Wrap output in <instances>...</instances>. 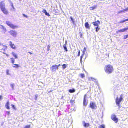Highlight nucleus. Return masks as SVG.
<instances>
[{"mask_svg": "<svg viewBox=\"0 0 128 128\" xmlns=\"http://www.w3.org/2000/svg\"><path fill=\"white\" fill-rule=\"evenodd\" d=\"M105 72L109 74L112 73L114 70L113 66L110 64L107 65L104 67Z\"/></svg>", "mask_w": 128, "mask_h": 128, "instance_id": "obj_1", "label": "nucleus"}, {"mask_svg": "<svg viewBox=\"0 0 128 128\" xmlns=\"http://www.w3.org/2000/svg\"><path fill=\"white\" fill-rule=\"evenodd\" d=\"M6 23L8 26L13 29L17 28L18 27V26L13 24L9 21H6Z\"/></svg>", "mask_w": 128, "mask_h": 128, "instance_id": "obj_2", "label": "nucleus"}, {"mask_svg": "<svg viewBox=\"0 0 128 128\" xmlns=\"http://www.w3.org/2000/svg\"><path fill=\"white\" fill-rule=\"evenodd\" d=\"M123 96L122 94H121L120 95V97L119 98L118 97H117L116 99V104L118 106H120V104L122 100L123 99Z\"/></svg>", "mask_w": 128, "mask_h": 128, "instance_id": "obj_3", "label": "nucleus"}, {"mask_svg": "<svg viewBox=\"0 0 128 128\" xmlns=\"http://www.w3.org/2000/svg\"><path fill=\"white\" fill-rule=\"evenodd\" d=\"M9 32L10 34L14 37H16L17 35L16 31L15 30H10Z\"/></svg>", "mask_w": 128, "mask_h": 128, "instance_id": "obj_4", "label": "nucleus"}, {"mask_svg": "<svg viewBox=\"0 0 128 128\" xmlns=\"http://www.w3.org/2000/svg\"><path fill=\"white\" fill-rule=\"evenodd\" d=\"M90 107L92 109H96V106L94 102H91L90 103Z\"/></svg>", "mask_w": 128, "mask_h": 128, "instance_id": "obj_5", "label": "nucleus"}, {"mask_svg": "<svg viewBox=\"0 0 128 128\" xmlns=\"http://www.w3.org/2000/svg\"><path fill=\"white\" fill-rule=\"evenodd\" d=\"M86 94L84 95V99L83 104V105L84 106H86L88 103V100L86 98Z\"/></svg>", "mask_w": 128, "mask_h": 128, "instance_id": "obj_6", "label": "nucleus"}, {"mask_svg": "<svg viewBox=\"0 0 128 128\" xmlns=\"http://www.w3.org/2000/svg\"><path fill=\"white\" fill-rule=\"evenodd\" d=\"M58 65L55 64L53 65L50 68L52 71V72H55L56 69H58Z\"/></svg>", "mask_w": 128, "mask_h": 128, "instance_id": "obj_7", "label": "nucleus"}, {"mask_svg": "<svg viewBox=\"0 0 128 128\" xmlns=\"http://www.w3.org/2000/svg\"><path fill=\"white\" fill-rule=\"evenodd\" d=\"M112 119L116 123L118 121V119L116 118L115 116L114 115H112L111 116Z\"/></svg>", "mask_w": 128, "mask_h": 128, "instance_id": "obj_8", "label": "nucleus"}, {"mask_svg": "<svg viewBox=\"0 0 128 128\" xmlns=\"http://www.w3.org/2000/svg\"><path fill=\"white\" fill-rule=\"evenodd\" d=\"M126 30V28H124L122 29L116 31V33L117 34H118L119 32H125Z\"/></svg>", "mask_w": 128, "mask_h": 128, "instance_id": "obj_9", "label": "nucleus"}, {"mask_svg": "<svg viewBox=\"0 0 128 128\" xmlns=\"http://www.w3.org/2000/svg\"><path fill=\"white\" fill-rule=\"evenodd\" d=\"M92 24L95 26H98V24H100V22L98 20H97L95 22H94L92 23Z\"/></svg>", "mask_w": 128, "mask_h": 128, "instance_id": "obj_10", "label": "nucleus"}, {"mask_svg": "<svg viewBox=\"0 0 128 128\" xmlns=\"http://www.w3.org/2000/svg\"><path fill=\"white\" fill-rule=\"evenodd\" d=\"M0 8L1 10L5 8V4L3 2H1L0 3Z\"/></svg>", "mask_w": 128, "mask_h": 128, "instance_id": "obj_11", "label": "nucleus"}, {"mask_svg": "<svg viewBox=\"0 0 128 128\" xmlns=\"http://www.w3.org/2000/svg\"><path fill=\"white\" fill-rule=\"evenodd\" d=\"M1 10L4 14H8V12L5 8H3Z\"/></svg>", "mask_w": 128, "mask_h": 128, "instance_id": "obj_12", "label": "nucleus"}, {"mask_svg": "<svg viewBox=\"0 0 128 128\" xmlns=\"http://www.w3.org/2000/svg\"><path fill=\"white\" fill-rule=\"evenodd\" d=\"M9 44L11 48L13 49H15V46L14 44H12V42L11 41L10 42Z\"/></svg>", "mask_w": 128, "mask_h": 128, "instance_id": "obj_13", "label": "nucleus"}, {"mask_svg": "<svg viewBox=\"0 0 128 128\" xmlns=\"http://www.w3.org/2000/svg\"><path fill=\"white\" fill-rule=\"evenodd\" d=\"M83 124L84 126L86 128L88 127L89 126V123H86L84 121L83 122Z\"/></svg>", "mask_w": 128, "mask_h": 128, "instance_id": "obj_14", "label": "nucleus"}, {"mask_svg": "<svg viewBox=\"0 0 128 128\" xmlns=\"http://www.w3.org/2000/svg\"><path fill=\"white\" fill-rule=\"evenodd\" d=\"M9 102L8 101L6 103L5 106V107L6 108L8 109H10V107L9 106Z\"/></svg>", "mask_w": 128, "mask_h": 128, "instance_id": "obj_15", "label": "nucleus"}, {"mask_svg": "<svg viewBox=\"0 0 128 128\" xmlns=\"http://www.w3.org/2000/svg\"><path fill=\"white\" fill-rule=\"evenodd\" d=\"M85 27L87 28L90 29V26L88 22H86L85 24Z\"/></svg>", "mask_w": 128, "mask_h": 128, "instance_id": "obj_16", "label": "nucleus"}, {"mask_svg": "<svg viewBox=\"0 0 128 128\" xmlns=\"http://www.w3.org/2000/svg\"><path fill=\"white\" fill-rule=\"evenodd\" d=\"M2 46H4V48H2L1 49V50H3L4 52H5L6 50L7 47L6 46H4L3 45H2Z\"/></svg>", "mask_w": 128, "mask_h": 128, "instance_id": "obj_17", "label": "nucleus"}, {"mask_svg": "<svg viewBox=\"0 0 128 128\" xmlns=\"http://www.w3.org/2000/svg\"><path fill=\"white\" fill-rule=\"evenodd\" d=\"M97 6L96 5H94L90 7V10H94L96 8Z\"/></svg>", "mask_w": 128, "mask_h": 128, "instance_id": "obj_18", "label": "nucleus"}, {"mask_svg": "<svg viewBox=\"0 0 128 128\" xmlns=\"http://www.w3.org/2000/svg\"><path fill=\"white\" fill-rule=\"evenodd\" d=\"M70 18L71 20L72 21V24L74 25H76V23L74 21V19L72 18V16L70 17Z\"/></svg>", "mask_w": 128, "mask_h": 128, "instance_id": "obj_19", "label": "nucleus"}, {"mask_svg": "<svg viewBox=\"0 0 128 128\" xmlns=\"http://www.w3.org/2000/svg\"><path fill=\"white\" fill-rule=\"evenodd\" d=\"M88 80H92L94 81V82H96V80L92 77H90L88 78Z\"/></svg>", "mask_w": 128, "mask_h": 128, "instance_id": "obj_20", "label": "nucleus"}, {"mask_svg": "<svg viewBox=\"0 0 128 128\" xmlns=\"http://www.w3.org/2000/svg\"><path fill=\"white\" fill-rule=\"evenodd\" d=\"M0 26H1V27H0L1 28L3 29L4 31H6V29L3 26L0 24Z\"/></svg>", "mask_w": 128, "mask_h": 128, "instance_id": "obj_21", "label": "nucleus"}, {"mask_svg": "<svg viewBox=\"0 0 128 128\" xmlns=\"http://www.w3.org/2000/svg\"><path fill=\"white\" fill-rule=\"evenodd\" d=\"M12 54L13 55V56L15 58H18L17 55L16 54L13 52H12Z\"/></svg>", "mask_w": 128, "mask_h": 128, "instance_id": "obj_22", "label": "nucleus"}, {"mask_svg": "<svg viewBox=\"0 0 128 128\" xmlns=\"http://www.w3.org/2000/svg\"><path fill=\"white\" fill-rule=\"evenodd\" d=\"M12 66L15 68H17L19 67V66L18 64H14L12 65Z\"/></svg>", "mask_w": 128, "mask_h": 128, "instance_id": "obj_23", "label": "nucleus"}, {"mask_svg": "<svg viewBox=\"0 0 128 128\" xmlns=\"http://www.w3.org/2000/svg\"><path fill=\"white\" fill-rule=\"evenodd\" d=\"M62 68L63 70L64 69L67 67V66L65 64H63L62 65Z\"/></svg>", "mask_w": 128, "mask_h": 128, "instance_id": "obj_24", "label": "nucleus"}, {"mask_svg": "<svg viewBox=\"0 0 128 128\" xmlns=\"http://www.w3.org/2000/svg\"><path fill=\"white\" fill-rule=\"evenodd\" d=\"M128 21V18L126 19H125L124 20H120V23H123V22H125L126 21Z\"/></svg>", "mask_w": 128, "mask_h": 128, "instance_id": "obj_25", "label": "nucleus"}, {"mask_svg": "<svg viewBox=\"0 0 128 128\" xmlns=\"http://www.w3.org/2000/svg\"><path fill=\"white\" fill-rule=\"evenodd\" d=\"M98 128H105V126L104 124H102L98 126Z\"/></svg>", "mask_w": 128, "mask_h": 128, "instance_id": "obj_26", "label": "nucleus"}, {"mask_svg": "<svg viewBox=\"0 0 128 128\" xmlns=\"http://www.w3.org/2000/svg\"><path fill=\"white\" fill-rule=\"evenodd\" d=\"M63 47L64 50H65L66 52H67L68 51L67 48L66 47V46L65 45H64L63 46Z\"/></svg>", "mask_w": 128, "mask_h": 128, "instance_id": "obj_27", "label": "nucleus"}, {"mask_svg": "<svg viewBox=\"0 0 128 128\" xmlns=\"http://www.w3.org/2000/svg\"><path fill=\"white\" fill-rule=\"evenodd\" d=\"M75 90L74 89H70L69 90V92L70 93H72L74 92Z\"/></svg>", "mask_w": 128, "mask_h": 128, "instance_id": "obj_28", "label": "nucleus"}, {"mask_svg": "<svg viewBox=\"0 0 128 128\" xmlns=\"http://www.w3.org/2000/svg\"><path fill=\"white\" fill-rule=\"evenodd\" d=\"M11 62L13 64L14 63V60L13 58H11Z\"/></svg>", "mask_w": 128, "mask_h": 128, "instance_id": "obj_29", "label": "nucleus"}, {"mask_svg": "<svg viewBox=\"0 0 128 128\" xmlns=\"http://www.w3.org/2000/svg\"><path fill=\"white\" fill-rule=\"evenodd\" d=\"M14 84H10V86L11 87L12 90H14Z\"/></svg>", "mask_w": 128, "mask_h": 128, "instance_id": "obj_30", "label": "nucleus"}, {"mask_svg": "<svg viewBox=\"0 0 128 128\" xmlns=\"http://www.w3.org/2000/svg\"><path fill=\"white\" fill-rule=\"evenodd\" d=\"M9 70H6V74L7 75H10V74L9 73Z\"/></svg>", "mask_w": 128, "mask_h": 128, "instance_id": "obj_31", "label": "nucleus"}, {"mask_svg": "<svg viewBox=\"0 0 128 128\" xmlns=\"http://www.w3.org/2000/svg\"><path fill=\"white\" fill-rule=\"evenodd\" d=\"M98 26H97L96 27H95V28H96V31L97 32H98L99 30V28H98Z\"/></svg>", "mask_w": 128, "mask_h": 128, "instance_id": "obj_32", "label": "nucleus"}, {"mask_svg": "<svg viewBox=\"0 0 128 128\" xmlns=\"http://www.w3.org/2000/svg\"><path fill=\"white\" fill-rule=\"evenodd\" d=\"M84 55L82 54V55L80 56V62L81 63L82 62V58L83 57Z\"/></svg>", "mask_w": 128, "mask_h": 128, "instance_id": "obj_33", "label": "nucleus"}, {"mask_svg": "<svg viewBox=\"0 0 128 128\" xmlns=\"http://www.w3.org/2000/svg\"><path fill=\"white\" fill-rule=\"evenodd\" d=\"M80 76L82 78H83L85 76L84 74H80Z\"/></svg>", "mask_w": 128, "mask_h": 128, "instance_id": "obj_34", "label": "nucleus"}, {"mask_svg": "<svg viewBox=\"0 0 128 128\" xmlns=\"http://www.w3.org/2000/svg\"><path fill=\"white\" fill-rule=\"evenodd\" d=\"M30 125L26 126L24 128H30Z\"/></svg>", "mask_w": 128, "mask_h": 128, "instance_id": "obj_35", "label": "nucleus"}, {"mask_svg": "<svg viewBox=\"0 0 128 128\" xmlns=\"http://www.w3.org/2000/svg\"><path fill=\"white\" fill-rule=\"evenodd\" d=\"M124 12V10H120L118 12V13L119 14L121 12Z\"/></svg>", "mask_w": 128, "mask_h": 128, "instance_id": "obj_36", "label": "nucleus"}, {"mask_svg": "<svg viewBox=\"0 0 128 128\" xmlns=\"http://www.w3.org/2000/svg\"><path fill=\"white\" fill-rule=\"evenodd\" d=\"M45 14V15L47 16H50V14H49L47 12H46Z\"/></svg>", "mask_w": 128, "mask_h": 128, "instance_id": "obj_37", "label": "nucleus"}, {"mask_svg": "<svg viewBox=\"0 0 128 128\" xmlns=\"http://www.w3.org/2000/svg\"><path fill=\"white\" fill-rule=\"evenodd\" d=\"M128 38V34L125 35L124 36V39H126Z\"/></svg>", "mask_w": 128, "mask_h": 128, "instance_id": "obj_38", "label": "nucleus"}, {"mask_svg": "<svg viewBox=\"0 0 128 128\" xmlns=\"http://www.w3.org/2000/svg\"><path fill=\"white\" fill-rule=\"evenodd\" d=\"M42 12L45 14L47 12L46 10L43 9L42 11Z\"/></svg>", "mask_w": 128, "mask_h": 128, "instance_id": "obj_39", "label": "nucleus"}, {"mask_svg": "<svg viewBox=\"0 0 128 128\" xmlns=\"http://www.w3.org/2000/svg\"><path fill=\"white\" fill-rule=\"evenodd\" d=\"M50 46L49 45H48L47 46V50L48 51H49L50 50Z\"/></svg>", "mask_w": 128, "mask_h": 128, "instance_id": "obj_40", "label": "nucleus"}, {"mask_svg": "<svg viewBox=\"0 0 128 128\" xmlns=\"http://www.w3.org/2000/svg\"><path fill=\"white\" fill-rule=\"evenodd\" d=\"M70 102L71 104H73L74 103V101L73 100H71L70 101Z\"/></svg>", "mask_w": 128, "mask_h": 128, "instance_id": "obj_41", "label": "nucleus"}, {"mask_svg": "<svg viewBox=\"0 0 128 128\" xmlns=\"http://www.w3.org/2000/svg\"><path fill=\"white\" fill-rule=\"evenodd\" d=\"M80 51L79 50L78 52V56H80Z\"/></svg>", "mask_w": 128, "mask_h": 128, "instance_id": "obj_42", "label": "nucleus"}, {"mask_svg": "<svg viewBox=\"0 0 128 128\" xmlns=\"http://www.w3.org/2000/svg\"><path fill=\"white\" fill-rule=\"evenodd\" d=\"M38 96V95L37 94L36 95H35V100H36Z\"/></svg>", "mask_w": 128, "mask_h": 128, "instance_id": "obj_43", "label": "nucleus"}, {"mask_svg": "<svg viewBox=\"0 0 128 128\" xmlns=\"http://www.w3.org/2000/svg\"><path fill=\"white\" fill-rule=\"evenodd\" d=\"M124 11H126L128 10V7H127L126 8L124 9Z\"/></svg>", "mask_w": 128, "mask_h": 128, "instance_id": "obj_44", "label": "nucleus"}, {"mask_svg": "<svg viewBox=\"0 0 128 128\" xmlns=\"http://www.w3.org/2000/svg\"><path fill=\"white\" fill-rule=\"evenodd\" d=\"M11 106L13 108H14V105L12 104Z\"/></svg>", "mask_w": 128, "mask_h": 128, "instance_id": "obj_45", "label": "nucleus"}, {"mask_svg": "<svg viewBox=\"0 0 128 128\" xmlns=\"http://www.w3.org/2000/svg\"><path fill=\"white\" fill-rule=\"evenodd\" d=\"M6 112H7V114L8 115H9L10 114V112H9V111H7Z\"/></svg>", "mask_w": 128, "mask_h": 128, "instance_id": "obj_46", "label": "nucleus"}, {"mask_svg": "<svg viewBox=\"0 0 128 128\" xmlns=\"http://www.w3.org/2000/svg\"><path fill=\"white\" fill-rule=\"evenodd\" d=\"M67 41L66 40L65 41V44H64V45H65L66 46V45H67Z\"/></svg>", "mask_w": 128, "mask_h": 128, "instance_id": "obj_47", "label": "nucleus"}, {"mask_svg": "<svg viewBox=\"0 0 128 128\" xmlns=\"http://www.w3.org/2000/svg\"><path fill=\"white\" fill-rule=\"evenodd\" d=\"M85 52L84 51H82V54L84 55L85 54Z\"/></svg>", "mask_w": 128, "mask_h": 128, "instance_id": "obj_48", "label": "nucleus"}, {"mask_svg": "<svg viewBox=\"0 0 128 128\" xmlns=\"http://www.w3.org/2000/svg\"><path fill=\"white\" fill-rule=\"evenodd\" d=\"M83 51H84L85 52H86V48H84V49H83Z\"/></svg>", "mask_w": 128, "mask_h": 128, "instance_id": "obj_49", "label": "nucleus"}, {"mask_svg": "<svg viewBox=\"0 0 128 128\" xmlns=\"http://www.w3.org/2000/svg\"><path fill=\"white\" fill-rule=\"evenodd\" d=\"M23 16H24L26 17H27V16H26V15H25V14H23Z\"/></svg>", "mask_w": 128, "mask_h": 128, "instance_id": "obj_50", "label": "nucleus"}, {"mask_svg": "<svg viewBox=\"0 0 128 128\" xmlns=\"http://www.w3.org/2000/svg\"><path fill=\"white\" fill-rule=\"evenodd\" d=\"M11 4H12V7H13L14 6H13V3L12 2H11Z\"/></svg>", "mask_w": 128, "mask_h": 128, "instance_id": "obj_51", "label": "nucleus"}, {"mask_svg": "<svg viewBox=\"0 0 128 128\" xmlns=\"http://www.w3.org/2000/svg\"><path fill=\"white\" fill-rule=\"evenodd\" d=\"M52 90H50V91H49L48 92V93H50V92H52Z\"/></svg>", "mask_w": 128, "mask_h": 128, "instance_id": "obj_52", "label": "nucleus"}, {"mask_svg": "<svg viewBox=\"0 0 128 128\" xmlns=\"http://www.w3.org/2000/svg\"><path fill=\"white\" fill-rule=\"evenodd\" d=\"M126 28V30H128V26H127V27Z\"/></svg>", "mask_w": 128, "mask_h": 128, "instance_id": "obj_53", "label": "nucleus"}, {"mask_svg": "<svg viewBox=\"0 0 128 128\" xmlns=\"http://www.w3.org/2000/svg\"><path fill=\"white\" fill-rule=\"evenodd\" d=\"M6 54V56H8V54Z\"/></svg>", "mask_w": 128, "mask_h": 128, "instance_id": "obj_54", "label": "nucleus"}, {"mask_svg": "<svg viewBox=\"0 0 128 128\" xmlns=\"http://www.w3.org/2000/svg\"><path fill=\"white\" fill-rule=\"evenodd\" d=\"M2 97V96H0V100L1 99Z\"/></svg>", "mask_w": 128, "mask_h": 128, "instance_id": "obj_55", "label": "nucleus"}, {"mask_svg": "<svg viewBox=\"0 0 128 128\" xmlns=\"http://www.w3.org/2000/svg\"><path fill=\"white\" fill-rule=\"evenodd\" d=\"M29 52L30 54H32V53L31 52Z\"/></svg>", "mask_w": 128, "mask_h": 128, "instance_id": "obj_56", "label": "nucleus"}, {"mask_svg": "<svg viewBox=\"0 0 128 128\" xmlns=\"http://www.w3.org/2000/svg\"><path fill=\"white\" fill-rule=\"evenodd\" d=\"M60 66V64H58V66Z\"/></svg>", "mask_w": 128, "mask_h": 128, "instance_id": "obj_57", "label": "nucleus"}, {"mask_svg": "<svg viewBox=\"0 0 128 128\" xmlns=\"http://www.w3.org/2000/svg\"><path fill=\"white\" fill-rule=\"evenodd\" d=\"M3 54H6V53L4 52H3Z\"/></svg>", "mask_w": 128, "mask_h": 128, "instance_id": "obj_58", "label": "nucleus"}, {"mask_svg": "<svg viewBox=\"0 0 128 128\" xmlns=\"http://www.w3.org/2000/svg\"><path fill=\"white\" fill-rule=\"evenodd\" d=\"M12 8H13L14 9V6H13V7H12Z\"/></svg>", "mask_w": 128, "mask_h": 128, "instance_id": "obj_59", "label": "nucleus"}, {"mask_svg": "<svg viewBox=\"0 0 128 128\" xmlns=\"http://www.w3.org/2000/svg\"><path fill=\"white\" fill-rule=\"evenodd\" d=\"M2 45L0 43V45Z\"/></svg>", "mask_w": 128, "mask_h": 128, "instance_id": "obj_60", "label": "nucleus"}]
</instances>
